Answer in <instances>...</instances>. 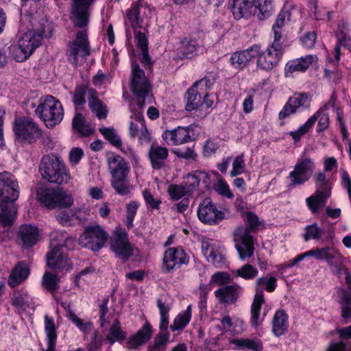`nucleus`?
Instances as JSON below:
<instances>
[{
	"instance_id": "obj_1",
	"label": "nucleus",
	"mask_w": 351,
	"mask_h": 351,
	"mask_svg": "<svg viewBox=\"0 0 351 351\" xmlns=\"http://www.w3.org/2000/svg\"><path fill=\"white\" fill-rule=\"evenodd\" d=\"M19 196L17 181L10 173H0V222L4 226L14 223L16 216L14 202Z\"/></svg>"
},
{
	"instance_id": "obj_2",
	"label": "nucleus",
	"mask_w": 351,
	"mask_h": 351,
	"mask_svg": "<svg viewBox=\"0 0 351 351\" xmlns=\"http://www.w3.org/2000/svg\"><path fill=\"white\" fill-rule=\"evenodd\" d=\"M245 221L248 225L247 227L238 226L232 233L234 247L238 252L239 259L241 261H245L253 256L254 245L251 232L256 230L261 225L258 216L252 212L246 213Z\"/></svg>"
},
{
	"instance_id": "obj_3",
	"label": "nucleus",
	"mask_w": 351,
	"mask_h": 351,
	"mask_svg": "<svg viewBox=\"0 0 351 351\" xmlns=\"http://www.w3.org/2000/svg\"><path fill=\"white\" fill-rule=\"evenodd\" d=\"M52 235L50 246L51 250L47 254V265L55 271H68L71 269L70 259L62 247H71L74 243V239L67 235L66 232Z\"/></svg>"
},
{
	"instance_id": "obj_4",
	"label": "nucleus",
	"mask_w": 351,
	"mask_h": 351,
	"mask_svg": "<svg viewBox=\"0 0 351 351\" xmlns=\"http://www.w3.org/2000/svg\"><path fill=\"white\" fill-rule=\"evenodd\" d=\"M40 171L43 178L51 183L62 184L71 180V174L62 158L56 154L44 156L40 161Z\"/></svg>"
},
{
	"instance_id": "obj_5",
	"label": "nucleus",
	"mask_w": 351,
	"mask_h": 351,
	"mask_svg": "<svg viewBox=\"0 0 351 351\" xmlns=\"http://www.w3.org/2000/svg\"><path fill=\"white\" fill-rule=\"evenodd\" d=\"M44 29H32L23 34L16 45L10 47V52L16 62L26 60L42 45Z\"/></svg>"
},
{
	"instance_id": "obj_6",
	"label": "nucleus",
	"mask_w": 351,
	"mask_h": 351,
	"mask_svg": "<svg viewBox=\"0 0 351 351\" xmlns=\"http://www.w3.org/2000/svg\"><path fill=\"white\" fill-rule=\"evenodd\" d=\"M36 113L48 128H53L59 124L64 117V110L61 103L51 95H47L40 99Z\"/></svg>"
},
{
	"instance_id": "obj_7",
	"label": "nucleus",
	"mask_w": 351,
	"mask_h": 351,
	"mask_svg": "<svg viewBox=\"0 0 351 351\" xmlns=\"http://www.w3.org/2000/svg\"><path fill=\"white\" fill-rule=\"evenodd\" d=\"M276 281L277 278L274 276H262L258 278L255 281L256 293L251 308V324L255 328L261 324L260 312L261 305L265 300L263 289L265 288L268 292L274 291L276 287Z\"/></svg>"
},
{
	"instance_id": "obj_8",
	"label": "nucleus",
	"mask_w": 351,
	"mask_h": 351,
	"mask_svg": "<svg viewBox=\"0 0 351 351\" xmlns=\"http://www.w3.org/2000/svg\"><path fill=\"white\" fill-rule=\"evenodd\" d=\"M37 199L47 208L70 207L73 199L70 195L60 189L47 188L41 185L38 187Z\"/></svg>"
},
{
	"instance_id": "obj_9",
	"label": "nucleus",
	"mask_w": 351,
	"mask_h": 351,
	"mask_svg": "<svg viewBox=\"0 0 351 351\" xmlns=\"http://www.w3.org/2000/svg\"><path fill=\"white\" fill-rule=\"evenodd\" d=\"M283 39L274 38V41L268 46L265 51H262L259 46L257 55V66L264 70H271L280 60L283 51Z\"/></svg>"
},
{
	"instance_id": "obj_10",
	"label": "nucleus",
	"mask_w": 351,
	"mask_h": 351,
	"mask_svg": "<svg viewBox=\"0 0 351 351\" xmlns=\"http://www.w3.org/2000/svg\"><path fill=\"white\" fill-rule=\"evenodd\" d=\"M108 238L107 232L99 225L86 227L79 237V243L93 252L101 249Z\"/></svg>"
},
{
	"instance_id": "obj_11",
	"label": "nucleus",
	"mask_w": 351,
	"mask_h": 351,
	"mask_svg": "<svg viewBox=\"0 0 351 351\" xmlns=\"http://www.w3.org/2000/svg\"><path fill=\"white\" fill-rule=\"evenodd\" d=\"M189 261V254L182 247H169L163 254L161 269L163 273H171L187 265Z\"/></svg>"
},
{
	"instance_id": "obj_12",
	"label": "nucleus",
	"mask_w": 351,
	"mask_h": 351,
	"mask_svg": "<svg viewBox=\"0 0 351 351\" xmlns=\"http://www.w3.org/2000/svg\"><path fill=\"white\" fill-rule=\"evenodd\" d=\"M111 250L120 259L128 261L134 254V247L128 239V236L125 230L121 228H116L114 230L110 241Z\"/></svg>"
},
{
	"instance_id": "obj_13",
	"label": "nucleus",
	"mask_w": 351,
	"mask_h": 351,
	"mask_svg": "<svg viewBox=\"0 0 351 351\" xmlns=\"http://www.w3.org/2000/svg\"><path fill=\"white\" fill-rule=\"evenodd\" d=\"M315 169V163L313 159L302 156L299 158L288 176L290 181V186L304 184L311 178Z\"/></svg>"
},
{
	"instance_id": "obj_14",
	"label": "nucleus",
	"mask_w": 351,
	"mask_h": 351,
	"mask_svg": "<svg viewBox=\"0 0 351 351\" xmlns=\"http://www.w3.org/2000/svg\"><path fill=\"white\" fill-rule=\"evenodd\" d=\"M13 130L16 138L23 143H32L41 136L38 125L29 118L16 119Z\"/></svg>"
},
{
	"instance_id": "obj_15",
	"label": "nucleus",
	"mask_w": 351,
	"mask_h": 351,
	"mask_svg": "<svg viewBox=\"0 0 351 351\" xmlns=\"http://www.w3.org/2000/svg\"><path fill=\"white\" fill-rule=\"evenodd\" d=\"M69 61L77 66L80 58H84L90 54L89 43L86 31H79L75 39L69 44L66 51Z\"/></svg>"
},
{
	"instance_id": "obj_16",
	"label": "nucleus",
	"mask_w": 351,
	"mask_h": 351,
	"mask_svg": "<svg viewBox=\"0 0 351 351\" xmlns=\"http://www.w3.org/2000/svg\"><path fill=\"white\" fill-rule=\"evenodd\" d=\"M313 250L315 259L326 261L332 272L333 270H336L337 273L341 271L344 257L337 248L334 246H325Z\"/></svg>"
},
{
	"instance_id": "obj_17",
	"label": "nucleus",
	"mask_w": 351,
	"mask_h": 351,
	"mask_svg": "<svg viewBox=\"0 0 351 351\" xmlns=\"http://www.w3.org/2000/svg\"><path fill=\"white\" fill-rule=\"evenodd\" d=\"M223 247L215 240L204 239L202 241V252L208 262L215 267L221 268L226 265Z\"/></svg>"
},
{
	"instance_id": "obj_18",
	"label": "nucleus",
	"mask_w": 351,
	"mask_h": 351,
	"mask_svg": "<svg viewBox=\"0 0 351 351\" xmlns=\"http://www.w3.org/2000/svg\"><path fill=\"white\" fill-rule=\"evenodd\" d=\"M197 217L204 223L216 224L224 218V214L213 204L211 199L202 200L197 208Z\"/></svg>"
},
{
	"instance_id": "obj_19",
	"label": "nucleus",
	"mask_w": 351,
	"mask_h": 351,
	"mask_svg": "<svg viewBox=\"0 0 351 351\" xmlns=\"http://www.w3.org/2000/svg\"><path fill=\"white\" fill-rule=\"evenodd\" d=\"M95 0H72L71 14L74 25L84 27L88 23V9Z\"/></svg>"
},
{
	"instance_id": "obj_20",
	"label": "nucleus",
	"mask_w": 351,
	"mask_h": 351,
	"mask_svg": "<svg viewBox=\"0 0 351 351\" xmlns=\"http://www.w3.org/2000/svg\"><path fill=\"white\" fill-rule=\"evenodd\" d=\"M311 95L306 93L295 94L285 105L279 113L280 119H285L294 113L300 107L307 108L310 106Z\"/></svg>"
},
{
	"instance_id": "obj_21",
	"label": "nucleus",
	"mask_w": 351,
	"mask_h": 351,
	"mask_svg": "<svg viewBox=\"0 0 351 351\" xmlns=\"http://www.w3.org/2000/svg\"><path fill=\"white\" fill-rule=\"evenodd\" d=\"M106 161L111 177L128 175L130 167L121 156L114 152H108L106 154Z\"/></svg>"
},
{
	"instance_id": "obj_22",
	"label": "nucleus",
	"mask_w": 351,
	"mask_h": 351,
	"mask_svg": "<svg viewBox=\"0 0 351 351\" xmlns=\"http://www.w3.org/2000/svg\"><path fill=\"white\" fill-rule=\"evenodd\" d=\"M129 134L131 138L137 137L141 145L149 143L152 138L141 114H138L136 120L130 122Z\"/></svg>"
},
{
	"instance_id": "obj_23",
	"label": "nucleus",
	"mask_w": 351,
	"mask_h": 351,
	"mask_svg": "<svg viewBox=\"0 0 351 351\" xmlns=\"http://www.w3.org/2000/svg\"><path fill=\"white\" fill-rule=\"evenodd\" d=\"M243 288L238 284L225 285L215 291V295L221 304L234 303L242 293Z\"/></svg>"
},
{
	"instance_id": "obj_24",
	"label": "nucleus",
	"mask_w": 351,
	"mask_h": 351,
	"mask_svg": "<svg viewBox=\"0 0 351 351\" xmlns=\"http://www.w3.org/2000/svg\"><path fill=\"white\" fill-rule=\"evenodd\" d=\"M318 60L317 56L308 55L289 61L285 68V75L291 76L295 72H305L308 68Z\"/></svg>"
},
{
	"instance_id": "obj_25",
	"label": "nucleus",
	"mask_w": 351,
	"mask_h": 351,
	"mask_svg": "<svg viewBox=\"0 0 351 351\" xmlns=\"http://www.w3.org/2000/svg\"><path fill=\"white\" fill-rule=\"evenodd\" d=\"M162 136L167 143L173 145H182L191 141L190 130L188 127L178 126L172 130H165Z\"/></svg>"
},
{
	"instance_id": "obj_26",
	"label": "nucleus",
	"mask_w": 351,
	"mask_h": 351,
	"mask_svg": "<svg viewBox=\"0 0 351 351\" xmlns=\"http://www.w3.org/2000/svg\"><path fill=\"white\" fill-rule=\"evenodd\" d=\"M259 45H254L246 50L234 53L230 57V63L235 68L244 67L247 63L258 55Z\"/></svg>"
},
{
	"instance_id": "obj_27",
	"label": "nucleus",
	"mask_w": 351,
	"mask_h": 351,
	"mask_svg": "<svg viewBox=\"0 0 351 351\" xmlns=\"http://www.w3.org/2000/svg\"><path fill=\"white\" fill-rule=\"evenodd\" d=\"M168 156V149L157 143H152L148 151L149 159L154 169H160L163 167Z\"/></svg>"
},
{
	"instance_id": "obj_28",
	"label": "nucleus",
	"mask_w": 351,
	"mask_h": 351,
	"mask_svg": "<svg viewBox=\"0 0 351 351\" xmlns=\"http://www.w3.org/2000/svg\"><path fill=\"white\" fill-rule=\"evenodd\" d=\"M30 274V269L27 263L25 261H20L12 269L9 278L8 285L11 287H15L26 280Z\"/></svg>"
},
{
	"instance_id": "obj_29",
	"label": "nucleus",
	"mask_w": 351,
	"mask_h": 351,
	"mask_svg": "<svg viewBox=\"0 0 351 351\" xmlns=\"http://www.w3.org/2000/svg\"><path fill=\"white\" fill-rule=\"evenodd\" d=\"M228 342L232 346L233 349L238 350H250L252 351H262V341L256 338H238L236 337H230Z\"/></svg>"
},
{
	"instance_id": "obj_30",
	"label": "nucleus",
	"mask_w": 351,
	"mask_h": 351,
	"mask_svg": "<svg viewBox=\"0 0 351 351\" xmlns=\"http://www.w3.org/2000/svg\"><path fill=\"white\" fill-rule=\"evenodd\" d=\"M132 95V98L130 99V95L128 90L123 93V97L129 103L135 101L136 104L142 108L145 103L152 104L153 101V95L149 89H129Z\"/></svg>"
},
{
	"instance_id": "obj_31",
	"label": "nucleus",
	"mask_w": 351,
	"mask_h": 351,
	"mask_svg": "<svg viewBox=\"0 0 351 351\" xmlns=\"http://www.w3.org/2000/svg\"><path fill=\"white\" fill-rule=\"evenodd\" d=\"M152 335V329L148 322H145L138 332L131 337L127 342L129 349H136L137 347L148 341Z\"/></svg>"
},
{
	"instance_id": "obj_32",
	"label": "nucleus",
	"mask_w": 351,
	"mask_h": 351,
	"mask_svg": "<svg viewBox=\"0 0 351 351\" xmlns=\"http://www.w3.org/2000/svg\"><path fill=\"white\" fill-rule=\"evenodd\" d=\"M289 327L288 315L282 310L277 311L271 321V331L276 337L282 336Z\"/></svg>"
},
{
	"instance_id": "obj_33",
	"label": "nucleus",
	"mask_w": 351,
	"mask_h": 351,
	"mask_svg": "<svg viewBox=\"0 0 351 351\" xmlns=\"http://www.w3.org/2000/svg\"><path fill=\"white\" fill-rule=\"evenodd\" d=\"M19 236L22 243L27 247H31L36 243L39 237L38 230L32 225L21 226Z\"/></svg>"
},
{
	"instance_id": "obj_34",
	"label": "nucleus",
	"mask_w": 351,
	"mask_h": 351,
	"mask_svg": "<svg viewBox=\"0 0 351 351\" xmlns=\"http://www.w3.org/2000/svg\"><path fill=\"white\" fill-rule=\"evenodd\" d=\"M209 175L206 172L196 171L192 173L188 174L185 177L183 185L187 192L190 193L198 188L201 180L206 182V180H209Z\"/></svg>"
},
{
	"instance_id": "obj_35",
	"label": "nucleus",
	"mask_w": 351,
	"mask_h": 351,
	"mask_svg": "<svg viewBox=\"0 0 351 351\" xmlns=\"http://www.w3.org/2000/svg\"><path fill=\"white\" fill-rule=\"evenodd\" d=\"M126 337L127 332L123 330L120 322L115 319L108 328L106 341L113 345L115 342L124 341Z\"/></svg>"
},
{
	"instance_id": "obj_36",
	"label": "nucleus",
	"mask_w": 351,
	"mask_h": 351,
	"mask_svg": "<svg viewBox=\"0 0 351 351\" xmlns=\"http://www.w3.org/2000/svg\"><path fill=\"white\" fill-rule=\"evenodd\" d=\"M12 305L15 306L19 313L27 309L34 310L35 302L33 298L27 293H14L12 298Z\"/></svg>"
},
{
	"instance_id": "obj_37",
	"label": "nucleus",
	"mask_w": 351,
	"mask_h": 351,
	"mask_svg": "<svg viewBox=\"0 0 351 351\" xmlns=\"http://www.w3.org/2000/svg\"><path fill=\"white\" fill-rule=\"evenodd\" d=\"M131 85L132 88H149L150 86L149 79L145 76L143 70L134 62L132 63Z\"/></svg>"
},
{
	"instance_id": "obj_38",
	"label": "nucleus",
	"mask_w": 351,
	"mask_h": 351,
	"mask_svg": "<svg viewBox=\"0 0 351 351\" xmlns=\"http://www.w3.org/2000/svg\"><path fill=\"white\" fill-rule=\"evenodd\" d=\"M316 191H319L322 194L328 193V196L331 195V189L333 182L330 177L324 171H318L313 178Z\"/></svg>"
},
{
	"instance_id": "obj_39",
	"label": "nucleus",
	"mask_w": 351,
	"mask_h": 351,
	"mask_svg": "<svg viewBox=\"0 0 351 351\" xmlns=\"http://www.w3.org/2000/svg\"><path fill=\"white\" fill-rule=\"evenodd\" d=\"M254 1L250 0H234L232 6V14L237 20L242 18H248L252 12Z\"/></svg>"
},
{
	"instance_id": "obj_40",
	"label": "nucleus",
	"mask_w": 351,
	"mask_h": 351,
	"mask_svg": "<svg viewBox=\"0 0 351 351\" xmlns=\"http://www.w3.org/2000/svg\"><path fill=\"white\" fill-rule=\"evenodd\" d=\"M329 197L328 193L324 195L319 191H315L314 195L306 199V202L311 212L313 214H316L324 206Z\"/></svg>"
},
{
	"instance_id": "obj_41",
	"label": "nucleus",
	"mask_w": 351,
	"mask_h": 351,
	"mask_svg": "<svg viewBox=\"0 0 351 351\" xmlns=\"http://www.w3.org/2000/svg\"><path fill=\"white\" fill-rule=\"evenodd\" d=\"M221 324L224 332H228L232 337L241 334L243 330V322L241 319L232 320L230 316H225L221 319Z\"/></svg>"
},
{
	"instance_id": "obj_42",
	"label": "nucleus",
	"mask_w": 351,
	"mask_h": 351,
	"mask_svg": "<svg viewBox=\"0 0 351 351\" xmlns=\"http://www.w3.org/2000/svg\"><path fill=\"white\" fill-rule=\"evenodd\" d=\"M45 332L47 341V348L46 351H54L57 335L53 319L48 315L45 316Z\"/></svg>"
},
{
	"instance_id": "obj_43",
	"label": "nucleus",
	"mask_w": 351,
	"mask_h": 351,
	"mask_svg": "<svg viewBox=\"0 0 351 351\" xmlns=\"http://www.w3.org/2000/svg\"><path fill=\"white\" fill-rule=\"evenodd\" d=\"M128 175L111 177V186L120 195H125L132 190V186L128 182Z\"/></svg>"
},
{
	"instance_id": "obj_44",
	"label": "nucleus",
	"mask_w": 351,
	"mask_h": 351,
	"mask_svg": "<svg viewBox=\"0 0 351 351\" xmlns=\"http://www.w3.org/2000/svg\"><path fill=\"white\" fill-rule=\"evenodd\" d=\"M192 316V305L189 304L186 308L180 312L174 319L173 324L170 326V329L174 332L182 330L191 321Z\"/></svg>"
},
{
	"instance_id": "obj_45",
	"label": "nucleus",
	"mask_w": 351,
	"mask_h": 351,
	"mask_svg": "<svg viewBox=\"0 0 351 351\" xmlns=\"http://www.w3.org/2000/svg\"><path fill=\"white\" fill-rule=\"evenodd\" d=\"M234 278L240 277L245 280L254 279L258 274V269L251 264L246 263L241 267L232 270Z\"/></svg>"
},
{
	"instance_id": "obj_46",
	"label": "nucleus",
	"mask_w": 351,
	"mask_h": 351,
	"mask_svg": "<svg viewBox=\"0 0 351 351\" xmlns=\"http://www.w3.org/2000/svg\"><path fill=\"white\" fill-rule=\"evenodd\" d=\"M73 128L81 136H89L93 131V128L80 113H77L73 119Z\"/></svg>"
},
{
	"instance_id": "obj_47",
	"label": "nucleus",
	"mask_w": 351,
	"mask_h": 351,
	"mask_svg": "<svg viewBox=\"0 0 351 351\" xmlns=\"http://www.w3.org/2000/svg\"><path fill=\"white\" fill-rule=\"evenodd\" d=\"M320 112H317L314 115L311 117L304 124L300 125L298 130L292 131L289 133L290 136H292L295 142L299 141L300 138L307 133L309 130L313 127Z\"/></svg>"
},
{
	"instance_id": "obj_48",
	"label": "nucleus",
	"mask_w": 351,
	"mask_h": 351,
	"mask_svg": "<svg viewBox=\"0 0 351 351\" xmlns=\"http://www.w3.org/2000/svg\"><path fill=\"white\" fill-rule=\"evenodd\" d=\"M136 39L137 45L141 51V62L145 66H150L152 64L151 57L149 55L147 50V40L145 34L142 32H137L136 34Z\"/></svg>"
},
{
	"instance_id": "obj_49",
	"label": "nucleus",
	"mask_w": 351,
	"mask_h": 351,
	"mask_svg": "<svg viewBox=\"0 0 351 351\" xmlns=\"http://www.w3.org/2000/svg\"><path fill=\"white\" fill-rule=\"evenodd\" d=\"M88 104L90 109L95 113L99 119L106 117V107L93 95V89L89 90Z\"/></svg>"
},
{
	"instance_id": "obj_50",
	"label": "nucleus",
	"mask_w": 351,
	"mask_h": 351,
	"mask_svg": "<svg viewBox=\"0 0 351 351\" xmlns=\"http://www.w3.org/2000/svg\"><path fill=\"white\" fill-rule=\"evenodd\" d=\"M157 307L160 312V329H167L169 325V313L171 308L169 303L162 298L157 300Z\"/></svg>"
},
{
	"instance_id": "obj_51",
	"label": "nucleus",
	"mask_w": 351,
	"mask_h": 351,
	"mask_svg": "<svg viewBox=\"0 0 351 351\" xmlns=\"http://www.w3.org/2000/svg\"><path fill=\"white\" fill-rule=\"evenodd\" d=\"M338 38V43L334 48V56L335 57V62H338L341 56V46L347 47L351 50V38L347 34L340 31L337 32Z\"/></svg>"
},
{
	"instance_id": "obj_52",
	"label": "nucleus",
	"mask_w": 351,
	"mask_h": 351,
	"mask_svg": "<svg viewBox=\"0 0 351 351\" xmlns=\"http://www.w3.org/2000/svg\"><path fill=\"white\" fill-rule=\"evenodd\" d=\"M197 40L191 38H185L180 43V51L186 58L196 53L199 48Z\"/></svg>"
},
{
	"instance_id": "obj_53",
	"label": "nucleus",
	"mask_w": 351,
	"mask_h": 351,
	"mask_svg": "<svg viewBox=\"0 0 351 351\" xmlns=\"http://www.w3.org/2000/svg\"><path fill=\"white\" fill-rule=\"evenodd\" d=\"M215 176L217 180L213 186L215 191L223 197L228 199L233 198L234 195L226 181L218 173H215Z\"/></svg>"
},
{
	"instance_id": "obj_54",
	"label": "nucleus",
	"mask_w": 351,
	"mask_h": 351,
	"mask_svg": "<svg viewBox=\"0 0 351 351\" xmlns=\"http://www.w3.org/2000/svg\"><path fill=\"white\" fill-rule=\"evenodd\" d=\"M202 96L197 93V89H189L186 97V110L192 111L202 106Z\"/></svg>"
},
{
	"instance_id": "obj_55",
	"label": "nucleus",
	"mask_w": 351,
	"mask_h": 351,
	"mask_svg": "<svg viewBox=\"0 0 351 351\" xmlns=\"http://www.w3.org/2000/svg\"><path fill=\"white\" fill-rule=\"evenodd\" d=\"M304 231L303 238L305 241L312 239L319 241L322 239L324 232L322 228L317 223L306 226L304 228Z\"/></svg>"
},
{
	"instance_id": "obj_56",
	"label": "nucleus",
	"mask_w": 351,
	"mask_h": 351,
	"mask_svg": "<svg viewBox=\"0 0 351 351\" xmlns=\"http://www.w3.org/2000/svg\"><path fill=\"white\" fill-rule=\"evenodd\" d=\"M59 278L49 271L45 272L42 280V286L50 293H54L58 289Z\"/></svg>"
},
{
	"instance_id": "obj_57",
	"label": "nucleus",
	"mask_w": 351,
	"mask_h": 351,
	"mask_svg": "<svg viewBox=\"0 0 351 351\" xmlns=\"http://www.w3.org/2000/svg\"><path fill=\"white\" fill-rule=\"evenodd\" d=\"M139 202L136 200L130 201L126 204V217L125 223L129 229L133 227V221L139 208Z\"/></svg>"
},
{
	"instance_id": "obj_58",
	"label": "nucleus",
	"mask_w": 351,
	"mask_h": 351,
	"mask_svg": "<svg viewBox=\"0 0 351 351\" xmlns=\"http://www.w3.org/2000/svg\"><path fill=\"white\" fill-rule=\"evenodd\" d=\"M256 8L259 10V19L263 20L270 16L273 12L272 0H257Z\"/></svg>"
},
{
	"instance_id": "obj_59",
	"label": "nucleus",
	"mask_w": 351,
	"mask_h": 351,
	"mask_svg": "<svg viewBox=\"0 0 351 351\" xmlns=\"http://www.w3.org/2000/svg\"><path fill=\"white\" fill-rule=\"evenodd\" d=\"M68 318L75 325V326L82 332L86 334L93 328V324L90 322H84L79 318L73 311H69Z\"/></svg>"
},
{
	"instance_id": "obj_60",
	"label": "nucleus",
	"mask_w": 351,
	"mask_h": 351,
	"mask_svg": "<svg viewBox=\"0 0 351 351\" xmlns=\"http://www.w3.org/2000/svg\"><path fill=\"white\" fill-rule=\"evenodd\" d=\"M289 19V14L288 12H281L277 16L275 23L273 25L272 30L274 32V38L283 39L282 37V27L284 26L285 21Z\"/></svg>"
},
{
	"instance_id": "obj_61",
	"label": "nucleus",
	"mask_w": 351,
	"mask_h": 351,
	"mask_svg": "<svg viewBox=\"0 0 351 351\" xmlns=\"http://www.w3.org/2000/svg\"><path fill=\"white\" fill-rule=\"evenodd\" d=\"M169 335L167 329H160V332L155 339L154 345L149 348V351H165V344L169 341Z\"/></svg>"
},
{
	"instance_id": "obj_62",
	"label": "nucleus",
	"mask_w": 351,
	"mask_h": 351,
	"mask_svg": "<svg viewBox=\"0 0 351 351\" xmlns=\"http://www.w3.org/2000/svg\"><path fill=\"white\" fill-rule=\"evenodd\" d=\"M99 132L114 147L121 146V139L113 128H101Z\"/></svg>"
},
{
	"instance_id": "obj_63",
	"label": "nucleus",
	"mask_w": 351,
	"mask_h": 351,
	"mask_svg": "<svg viewBox=\"0 0 351 351\" xmlns=\"http://www.w3.org/2000/svg\"><path fill=\"white\" fill-rule=\"evenodd\" d=\"M232 280V278L228 272L218 271L212 275L210 283L215 286H222L227 285Z\"/></svg>"
},
{
	"instance_id": "obj_64",
	"label": "nucleus",
	"mask_w": 351,
	"mask_h": 351,
	"mask_svg": "<svg viewBox=\"0 0 351 351\" xmlns=\"http://www.w3.org/2000/svg\"><path fill=\"white\" fill-rule=\"evenodd\" d=\"M245 170V164L244 161V156L243 154H241L234 159L232 162V168L230 172V175L232 178L236 177L243 174Z\"/></svg>"
}]
</instances>
